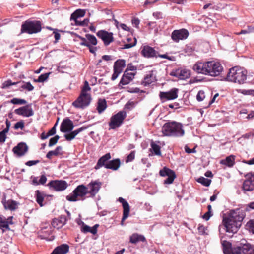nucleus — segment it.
I'll list each match as a JSON object with an SVG mask.
<instances>
[{
    "mask_svg": "<svg viewBox=\"0 0 254 254\" xmlns=\"http://www.w3.org/2000/svg\"><path fill=\"white\" fill-rule=\"evenodd\" d=\"M164 136L179 137L183 136L185 131L182 124L176 122L166 123L162 128Z\"/></svg>",
    "mask_w": 254,
    "mask_h": 254,
    "instance_id": "1",
    "label": "nucleus"
},
{
    "mask_svg": "<svg viewBox=\"0 0 254 254\" xmlns=\"http://www.w3.org/2000/svg\"><path fill=\"white\" fill-rule=\"evenodd\" d=\"M88 82L85 81L81 89L79 96L72 103V105L76 108L84 109L89 105L92 100L91 95L88 92L91 90Z\"/></svg>",
    "mask_w": 254,
    "mask_h": 254,
    "instance_id": "2",
    "label": "nucleus"
},
{
    "mask_svg": "<svg viewBox=\"0 0 254 254\" xmlns=\"http://www.w3.org/2000/svg\"><path fill=\"white\" fill-rule=\"evenodd\" d=\"M247 77V72L246 70L235 66L230 69L226 79L239 84H244L246 82Z\"/></svg>",
    "mask_w": 254,
    "mask_h": 254,
    "instance_id": "3",
    "label": "nucleus"
},
{
    "mask_svg": "<svg viewBox=\"0 0 254 254\" xmlns=\"http://www.w3.org/2000/svg\"><path fill=\"white\" fill-rule=\"evenodd\" d=\"M41 30V23L39 21L27 20L21 25V33L29 34L37 33Z\"/></svg>",
    "mask_w": 254,
    "mask_h": 254,
    "instance_id": "4",
    "label": "nucleus"
},
{
    "mask_svg": "<svg viewBox=\"0 0 254 254\" xmlns=\"http://www.w3.org/2000/svg\"><path fill=\"white\" fill-rule=\"evenodd\" d=\"M88 193V188L84 185L78 186L71 193L66 196L67 200L71 202H75L78 200V197H83Z\"/></svg>",
    "mask_w": 254,
    "mask_h": 254,
    "instance_id": "5",
    "label": "nucleus"
},
{
    "mask_svg": "<svg viewBox=\"0 0 254 254\" xmlns=\"http://www.w3.org/2000/svg\"><path fill=\"white\" fill-rule=\"evenodd\" d=\"M126 116V112L124 111H120L116 114L112 116L109 123V129H115L120 127L123 124Z\"/></svg>",
    "mask_w": 254,
    "mask_h": 254,
    "instance_id": "6",
    "label": "nucleus"
},
{
    "mask_svg": "<svg viewBox=\"0 0 254 254\" xmlns=\"http://www.w3.org/2000/svg\"><path fill=\"white\" fill-rule=\"evenodd\" d=\"M207 76H217L223 71V67L220 63L214 61H208Z\"/></svg>",
    "mask_w": 254,
    "mask_h": 254,
    "instance_id": "7",
    "label": "nucleus"
},
{
    "mask_svg": "<svg viewBox=\"0 0 254 254\" xmlns=\"http://www.w3.org/2000/svg\"><path fill=\"white\" fill-rule=\"evenodd\" d=\"M222 223L226 231L228 233H236L241 226L237 222L233 220L229 216L223 218Z\"/></svg>",
    "mask_w": 254,
    "mask_h": 254,
    "instance_id": "8",
    "label": "nucleus"
},
{
    "mask_svg": "<svg viewBox=\"0 0 254 254\" xmlns=\"http://www.w3.org/2000/svg\"><path fill=\"white\" fill-rule=\"evenodd\" d=\"M254 254V246L249 243L234 248L232 254Z\"/></svg>",
    "mask_w": 254,
    "mask_h": 254,
    "instance_id": "9",
    "label": "nucleus"
},
{
    "mask_svg": "<svg viewBox=\"0 0 254 254\" xmlns=\"http://www.w3.org/2000/svg\"><path fill=\"white\" fill-rule=\"evenodd\" d=\"M159 174L162 177H168L164 181L165 184H172L176 177L175 172L166 167H164L162 170H160Z\"/></svg>",
    "mask_w": 254,
    "mask_h": 254,
    "instance_id": "10",
    "label": "nucleus"
},
{
    "mask_svg": "<svg viewBox=\"0 0 254 254\" xmlns=\"http://www.w3.org/2000/svg\"><path fill=\"white\" fill-rule=\"evenodd\" d=\"M48 186L51 189L57 191H60L65 190L68 186V184L64 180H53L48 184Z\"/></svg>",
    "mask_w": 254,
    "mask_h": 254,
    "instance_id": "11",
    "label": "nucleus"
},
{
    "mask_svg": "<svg viewBox=\"0 0 254 254\" xmlns=\"http://www.w3.org/2000/svg\"><path fill=\"white\" fill-rule=\"evenodd\" d=\"M96 35L103 41L104 45L106 46H108L114 41L113 34L112 32L101 30L97 32Z\"/></svg>",
    "mask_w": 254,
    "mask_h": 254,
    "instance_id": "12",
    "label": "nucleus"
},
{
    "mask_svg": "<svg viewBox=\"0 0 254 254\" xmlns=\"http://www.w3.org/2000/svg\"><path fill=\"white\" fill-rule=\"evenodd\" d=\"M189 36V32L185 29L174 30L171 34V38L175 42H179L180 40H183L187 38Z\"/></svg>",
    "mask_w": 254,
    "mask_h": 254,
    "instance_id": "13",
    "label": "nucleus"
},
{
    "mask_svg": "<svg viewBox=\"0 0 254 254\" xmlns=\"http://www.w3.org/2000/svg\"><path fill=\"white\" fill-rule=\"evenodd\" d=\"M178 89L174 88L168 92H161L159 96L162 102H164L167 100L176 99L178 97Z\"/></svg>",
    "mask_w": 254,
    "mask_h": 254,
    "instance_id": "14",
    "label": "nucleus"
},
{
    "mask_svg": "<svg viewBox=\"0 0 254 254\" xmlns=\"http://www.w3.org/2000/svg\"><path fill=\"white\" fill-rule=\"evenodd\" d=\"M208 63L207 62H201L198 61L195 63L192 67V69L194 72L197 74H202L205 75H207L208 68L207 64Z\"/></svg>",
    "mask_w": 254,
    "mask_h": 254,
    "instance_id": "15",
    "label": "nucleus"
},
{
    "mask_svg": "<svg viewBox=\"0 0 254 254\" xmlns=\"http://www.w3.org/2000/svg\"><path fill=\"white\" fill-rule=\"evenodd\" d=\"M245 211L240 208H237L235 210H232L230 211L229 216L233 220L237 222L238 224L241 226V223L245 217Z\"/></svg>",
    "mask_w": 254,
    "mask_h": 254,
    "instance_id": "16",
    "label": "nucleus"
},
{
    "mask_svg": "<svg viewBox=\"0 0 254 254\" xmlns=\"http://www.w3.org/2000/svg\"><path fill=\"white\" fill-rule=\"evenodd\" d=\"M14 113L18 115L25 117H29L34 115V111L30 104H28L15 109Z\"/></svg>",
    "mask_w": 254,
    "mask_h": 254,
    "instance_id": "17",
    "label": "nucleus"
},
{
    "mask_svg": "<svg viewBox=\"0 0 254 254\" xmlns=\"http://www.w3.org/2000/svg\"><path fill=\"white\" fill-rule=\"evenodd\" d=\"M101 185L102 183L97 181L91 182L88 184L86 188H88V193L91 197H94L96 195L101 188Z\"/></svg>",
    "mask_w": 254,
    "mask_h": 254,
    "instance_id": "18",
    "label": "nucleus"
},
{
    "mask_svg": "<svg viewBox=\"0 0 254 254\" xmlns=\"http://www.w3.org/2000/svg\"><path fill=\"white\" fill-rule=\"evenodd\" d=\"M74 127L72 121L68 118H66L62 121L61 124L60 131L64 133L70 132Z\"/></svg>",
    "mask_w": 254,
    "mask_h": 254,
    "instance_id": "19",
    "label": "nucleus"
},
{
    "mask_svg": "<svg viewBox=\"0 0 254 254\" xmlns=\"http://www.w3.org/2000/svg\"><path fill=\"white\" fill-rule=\"evenodd\" d=\"M1 202L5 209L11 211L17 209L19 205V203L17 201L12 199L6 200L5 198H3Z\"/></svg>",
    "mask_w": 254,
    "mask_h": 254,
    "instance_id": "20",
    "label": "nucleus"
},
{
    "mask_svg": "<svg viewBox=\"0 0 254 254\" xmlns=\"http://www.w3.org/2000/svg\"><path fill=\"white\" fill-rule=\"evenodd\" d=\"M118 201L122 204L123 207V215L121 220V225H123L124 221L127 219L129 216L130 211V207L128 203L123 198L119 197Z\"/></svg>",
    "mask_w": 254,
    "mask_h": 254,
    "instance_id": "21",
    "label": "nucleus"
},
{
    "mask_svg": "<svg viewBox=\"0 0 254 254\" xmlns=\"http://www.w3.org/2000/svg\"><path fill=\"white\" fill-rule=\"evenodd\" d=\"M135 73L136 72H127V71H125L119 82V86L126 85L129 84L134 79Z\"/></svg>",
    "mask_w": 254,
    "mask_h": 254,
    "instance_id": "22",
    "label": "nucleus"
},
{
    "mask_svg": "<svg viewBox=\"0 0 254 254\" xmlns=\"http://www.w3.org/2000/svg\"><path fill=\"white\" fill-rule=\"evenodd\" d=\"M250 175L251 176L248 177V179L243 182V189L245 192L251 191L254 190V183H253L254 181L252 177L253 173L248 174L247 175V176H249Z\"/></svg>",
    "mask_w": 254,
    "mask_h": 254,
    "instance_id": "23",
    "label": "nucleus"
},
{
    "mask_svg": "<svg viewBox=\"0 0 254 254\" xmlns=\"http://www.w3.org/2000/svg\"><path fill=\"white\" fill-rule=\"evenodd\" d=\"M28 148V146L25 143L21 142L13 148V151L18 156L21 157L27 152Z\"/></svg>",
    "mask_w": 254,
    "mask_h": 254,
    "instance_id": "24",
    "label": "nucleus"
},
{
    "mask_svg": "<svg viewBox=\"0 0 254 254\" xmlns=\"http://www.w3.org/2000/svg\"><path fill=\"white\" fill-rule=\"evenodd\" d=\"M67 219L65 216L61 215L57 218H54L52 222L53 227L59 229L64 226L66 223Z\"/></svg>",
    "mask_w": 254,
    "mask_h": 254,
    "instance_id": "25",
    "label": "nucleus"
},
{
    "mask_svg": "<svg viewBox=\"0 0 254 254\" xmlns=\"http://www.w3.org/2000/svg\"><path fill=\"white\" fill-rule=\"evenodd\" d=\"M141 53L145 57L152 58L157 57L158 52L154 48L149 46H145L141 51Z\"/></svg>",
    "mask_w": 254,
    "mask_h": 254,
    "instance_id": "26",
    "label": "nucleus"
},
{
    "mask_svg": "<svg viewBox=\"0 0 254 254\" xmlns=\"http://www.w3.org/2000/svg\"><path fill=\"white\" fill-rule=\"evenodd\" d=\"M111 156L110 155V153H108L103 156H102L101 158H99V159L98 160V162L95 166V169L97 170L101 168L102 167L104 166L106 168V165L108 163V161L111 159Z\"/></svg>",
    "mask_w": 254,
    "mask_h": 254,
    "instance_id": "27",
    "label": "nucleus"
},
{
    "mask_svg": "<svg viewBox=\"0 0 254 254\" xmlns=\"http://www.w3.org/2000/svg\"><path fill=\"white\" fill-rule=\"evenodd\" d=\"M69 250V246L63 244L56 247L51 254H66Z\"/></svg>",
    "mask_w": 254,
    "mask_h": 254,
    "instance_id": "28",
    "label": "nucleus"
},
{
    "mask_svg": "<svg viewBox=\"0 0 254 254\" xmlns=\"http://www.w3.org/2000/svg\"><path fill=\"white\" fill-rule=\"evenodd\" d=\"M86 129H87V127L83 126L80 128H78L71 132H69V133L65 134L64 135V137L66 140L71 141L73 139L78 133L85 130Z\"/></svg>",
    "mask_w": 254,
    "mask_h": 254,
    "instance_id": "29",
    "label": "nucleus"
},
{
    "mask_svg": "<svg viewBox=\"0 0 254 254\" xmlns=\"http://www.w3.org/2000/svg\"><path fill=\"white\" fill-rule=\"evenodd\" d=\"M121 162L119 159H115L112 160H109L106 165V169L117 170L120 167Z\"/></svg>",
    "mask_w": 254,
    "mask_h": 254,
    "instance_id": "30",
    "label": "nucleus"
},
{
    "mask_svg": "<svg viewBox=\"0 0 254 254\" xmlns=\"http://www.w3.org/2000/svg\"><path fill=\"white\" fill-rule=\"evenodd\" d=\"M99 224H95L93 227H91L86 224H83L82 227L81 231L84 233L90 232L93 235H95L97 232V228Z\"/></svg>",
    "mask_w": 254,
    "mask_h": 254,
    "instance_id": "31",
    "label": "nucleus"
},
{
    "mask_svg": "<svg viewBox=\"0 0 254 254\" xmlns=\"http://www.w3.org/2000/svg\"><path fill=\"white\" fill-rule=\"evenodd\" d=\"M155 80V77L154 76L153 71H149L144 77L142 84L145 86L148 85Z\"/></svg>",
    "mask_w": 254,
    "mask_h": 254,
    "instance_id": "32",
    "label": "nucleus"
},
{
    "mask_svg": "<svg viewBox=\"0 0 254 254\" xmlns=\"http://www.w3.org/2000/svg\"><path fill=\"white\" fill-rule=\"evenodd\" d=\"M220 163L222 165H225L229 167H232L235 164V156H229L225 159L221 160Z\"/></svg>",
    "mask_w": 254,
    "mask_h": 254,
    "instance_id": "33",
    "label": "nucleus"
},
{
    "mask_svg": "<svg viewBox=\"0 0 254 254\" xmlns=\"http://www.w3.org/2000/svg\"><path fill=\"white\" fill-rule=\"evenodd\" d=\"M85 14V11L84 10L80 9H77L71 15L70 19L75 21V23H77L78 22L77 18L83 17Z\"/></svg>",
    "mask_w": 254,
    "mask_h": 254,
    "instance_id": "34",
    "label": "nucleus"
},
{
    "mask_svg": "<svg viewBox=\"0 0 254 254\" xmlns=\"http://www.w3.org/2000/svg\"><path fill=\"white\" fill-rule=\"evenodd\" d=\"M145 238L144 236L137 233L133 234L130 236V242L132 244H136L139 242H144Z\"/></svg>",
    "mask_w": 254,
    "mask_h": 254,
    "instance_id": "35",
    "label": "nucleus"
},
{
    "mask_svg": "<svg viewBox=\"0 0 254 254\" xmlns=\"http://www.w3.org/2000/svg\"><path fill=\"white\" fill-rule=\"evenodd\" d=\"M125 66L126 61L124 59H119L114 63L113 68L122 72Z\"/></svg>",
    "mask_w": 254,
    "mask_h": 254,
    "instance_id": "36",
    "label": "nucleus"
},
{
    "mask_svg": "<svg viewBox=\"0 0 254 254\" xmlns=\"http://www.w3.org/2000/svg\"><path fill=\"white\" fill-rule=\"evenodd\" d=\"M107 102L105 99H98L97 110L99 114L102 113L107 108Z\"/></svg>",
    "mask_w": 254,
    "mask_h": 254,
    "instance_id": "37",
    "label": "nucleus"
},
{
    "mask_svg": "<svg viewBox=\"0 0 254 254\" xmlns=\"http://www.w3.org/2000/svg\"><path fill=\"white\" fill-rule=\"evenodd\" d=\"M62 147L61 146H57L54 150L49 151L46 154V157L49 159L52 158L53 156H58L62 155Z\"/></svg>",
    "mask_w": 254,
    "mask_h": 254,
    "instance_id": "38",
    "label": "nucleus"
},
{
    "mask_svg": "<svg viewBox=\"0 0 254 254\" xmlns=\"http://www.w3.org/2000/svg\"><path fill=\"white\" fill-rule=\"evenodd\" d=\"M176 76L180 79H185L190 77V72L186 69L178 70L176 72Z\"/></svg>",
    "mask_w": 254,
    "mask_h": 254,
    "instance_id": "39",
    "label": "nucleus"
},
{
    "mask_svg": "<svg viewBox=\"0 0 254 254\" xmlns=\"http://www.w3.org/2000/svg\"><path fill=\"white\" fill-rule=\"evenodd\" d=\"M222 245L223 246V252L225 254H233V250L234 249L231 250V244L229 242H227V241H223L222 242Z\"/></svg>",
    "mask_w": 254,
    "mask_h": 254,
    "instance_id": "40",
    "label": "nucleus"
},
{
    "mask_svg": "<svg viewBox=\"0 0 254 254\" xmlns=\"http://www.w3.org/2000/svg\"><path fill=\"white\" fill-rule=\"evenodd\" d=\"M18 87L19 88L26 89L28 91H31L34 89L33 86L30 83V82H25L24 81H19V83H18Z\"/></svg>",
    "mask_w": 254,
    "mask_h": 254,
    "instance_id": "41",
    "label": "nucleus"
},
{
    "mask_svg": "<svg viewBox=\"0 0 254 254\" xmlns=\"http://www.w3.org/2000/svg\"><path fill=\"white\" fill-rule=\"evenodd\" d=\"M36 200L37 203L41 206H43V201L45 197V194L43 192H41L39 190L35 191Z\"/></svg>",
    "mask_w": 254,
    "mask_h": 254,
    "instance_id": "42",
    "label": "nucleus"
},
{
    "mask_svg": "<svg viewBox=\"0 0 254 254\" xmlns=\"http://www.w3.org/2000/svg\"><path fill=\"white\" fill-rule=\"evenodd\" d=\"M85 37L87 38V41L89 45L95 46L97 44V40L96 37L90 34H86Z\"/></svg>",
    "mask_w": 254,
    "mask_h": 254,
    "instance_id": "43",
    "label": "nucleus"
},
{
    "mask_svg": "<svg viewBox=\"0 0 254 254\" xmlns=\"http://www.w3.org/2000/svg\"><path fill=\"white\" fill-rule=\"evenodd\" d=\"M12 218L13 217L10 216L7 218V220L0 222V229L5 228L6 229L9 230L10 228L9 224H13V223L12 221H9V220L12 219Z\"/></svg>",
    "mask_w": 254,
    "mask_h": 254,
    "instance_id": "44",
    "label": "nucleus"
},
{
    "mask_svg": "<svg viewBox=\"0 0 254 254\" xmlns=\"http://www.w3.org/2000/svg\"><path fill=\"white\" fill-rule=\"evenodd\" d=\"M151 150L152 152L156 155H161V151L160 146L156 144L154 142L152 141L151 143Z\"/></svg>",
    "mask_w": 254,
    "mask_h": 254,
    "instance_id": "45",
    "label": "nucleus"
},
{
    "mask_svg": "<svg viewBox=\"0 0 254 254\" xmlns=\"http://www.w3.org/2000/svg\"><path fill=\"white\" fill-rule=\"evenodd\" d=\"M197 181L206 187H208L210 185L211 182V180L205 178L203 177H200L198 178Z\"/></svg>",
    "mask_w": 254,
    "mask_h": 254,
    "instance_id": "46",
    "label": "nucleus"
},
{
    "mask_svg": "<svg viewBox=\"0 0 254 254\" xmlns=\"http://www.w3.org/2000/svg\"><path fill=\"white\" fill-rule=\"evenodd\" d=\"M9 102L15 105H24L27 103V101L25 99L17 98H13Z\"/></svg>",
    "mask_w": 254,
    "mask_h": 254,
    "instance_id": "47",
    "label": "nucleus"
},
{
    "mask_svg": "<svg viewBox=\"0 0 254 254\" xmlns=\"http://www.w3.org/2000/svg\"><path fill=\"white\" fill-rule=\"evenodd\" d=\"M50 74V72L42 74L38 77L37 79L35 80V81L40 83L43 82L48 79Z\"/></svg>",
    "mask_w": 254,
    "mask_h": 254,
    "instance_id": "48",
    "label": "nucleus"
},
{
    "mask_svg": "<svg viewBox=\"0 0 254 254\" xmlns=\"http://www.w3.org/2000/svg\"><path fill=\"white\" fill-rule=\"evenodd\" d=\"M246 226L249 231L254 234V219L249 220Z\"/></svg>",
    "mask_w": 254,
    "mask_h": 254,
    "instance_id": "49",
    "label": "nucleus"
},
{
    "mask_svg": "<svg viewBox=\"0 0 254 254\" xmlns=\"http://www.w3.org/2000/svg\"><path fill=\"white\" fill-rule=\"evenodd\" d=\"M59 138L60 137L58 135H56L54 137L51 138L49 140V146L51 147L55 145L57 143Z\"/></svg>",
    "mask_w": 254,
    "mask_h": 254,
    "instance_id": "50",
    "label": "nucleus"
},
{
    "mask_svg": "<svg viewBox=\"0 0 254 254\" xmlns=\"http://www.w3.org/2000/svg\"><path fill=\"white\" fill-rule=\"evenodd\" d=\"M24 127V123L23 120H21L15 123L14 126L15 129H23Z\"/></svg>",
    "mask_w": 254,
    "mask_h": 254,
    "instance_id": "51",
    "label": "nucleus"
},
{
    "mask_svg": "<svg viewBox=\"0 0 254 254\" xmlns=\"http://www.w3.org/2000/svg\"><path fill=\"white\" fill-rule=\"evenodd\" d=\"M205 93L203 90H200L197 95L196 99L198 101H202L205 98Z\"/></svg>",
    "mask_w": 254,
    "mask_h": 254,
    "instance_id": "52",
    "label": "nucleus"
},
{
    "mask_svg": "<svg viewBox=\"0 0 254 254\" xmlns=\"http://www.w3.org/2000/svg\"><path fill=\"white\" fill-rule=\"evenodd\" d=\"M135 151H132L127 156L126 160V162L128 163L132 161L135 157Z\"/></svg>",
    "mask_w": 254,
    "mask_h": 254,
    "instance_id": "53",
    "label": "nucleus"
},
{
    "mask_svg": "<svg viewBox=\"0 0 254 254\" xmlns=\"http://www.w3.org/2000/svg\"><path fill=\"white\" fill-rule=\"evenodd\" d=\"M113 70H114V72H113V74H112L111 79H112V80L114 81L118 78V77L119 76L120 74L122 73V72L118 71L117 69H115L114 68H113Z\"/></svg>",
    "mask_w": 254,
    "mask_h": 254,
    "instance_id": "54",
    "label": "nucleus"
},
{
    "mask_svg": "<svg viewBox=\"0 0 254 254\" xmlns=\"http://www.w3.org/2000/svg\"><path fill=\"white\" fill-rule=\"evenodd\" d=\"M79 38L81 40L80 45L84 46H89V45L88 44V41H87V38L86 37H82L81 36H79Z\"/></svg>",
    "mask_w": 254,
    "mask_h": 254,
    "instance_id": "55",
    "label": "nucleus"
},
{
    "mask_svg": "<svg viewBox=\"0 0 254 254\" xmlns=\"http://www.w3.org/2000/svg\"><path fill=\"white\" fill-rule=\"evenodd\" d=\"M134 42L133 43L126 44L124 45V47L121 48L122 49H129L134 46L136 44V39L134 38Z\"/></svg>",
    "mask_w": 254,
    "mask_h": 254,
    "instance_id": "56",
    "label": "nucleus"
},
{
    "mask_svg": "<svg viewBox=\"0 0 254 254\" xmlns=\"http://www.w3.org/2000/svg\"><path fill=\"white\" fill-rule=\"evenodd\" d=\"M206 228L202 225H199L198 227V231L200 235H205L206 234L205 232Z\"/></svg>",
    "mask_w": 254,
    "mask_h": 254,
    "instance_id": "57",
    "label": "nucleus"
},
{
    "mask_svg": "<svg viewBox=\"0 0 254 254\" xmlns=\"http://www.w3.org/2000/svg\"><path fill=\"white\" fill-rule=\"evenodd\" d=\"M57 123H56L54 127L48 132L47 134L49 136L54 135L56 132V126Z\"/></svg>",
    "mask_w": 254,
    "mask_h": 254,
    "instance_id": "58",
    "label": "nucleus"
},
{
    "mask_svg": "<svg viewBox=\"0 0 254 254\" xmlns=\"http://www.w3.org/2000/svg\"><path fill=\"white\" fill-rule=\"evenodd\" d=\"M40 162L39 160H30L25 163V165L28 166H32L35 165Z\"/></svg>",
    "mask_w": 254,
    "mask_h": 254,
    "instance_id": "59",
    "label": "nucleus"
},
{
    "mask_svg": "<svg viewBox=\"0 0 254 254\" xmlns=\"http://www.w3.org/2000/svg\"><path fill=\"white\" fill-rule=\"evenodd\" d=\"M18 83H19V82H12L11 80H8L5 82L4 85L5 87H8L11 85H18Z\"/></svg>",
    "mask_w": 254,
    "mask_h": 254,
    "instance_id": "60",
    "label": "nucleus"
},
{
    "mask_svg": "<svg viewBox=\"0 0 254 254\" xmlns=\"http://www.w3.org/2000/svg\"><path fill=\"white\" fill-rule=\"evenodd\" d=\"M136 70V67L133 66L131 64H129L127 65V68L125 71H127V72H129V71H135Z\"/></svg>",
    "mask_w": 254,
    "mask_h": 254,
    "instance_id": "61",
    "label": "nucleus"
},
{
    "mask_svg": "<svg viewBox=\"0 0 254 254\" xmlns=\"http://www.w3.org/2000/svg\"><path fill=\"white\" fill-rule=\"evenodd\" d=\"M89 20L88 19H85L83 21H79L77 22V23H76L77 25L79 26H87Z\"/></svg>",
    "mask_w": 254,
    "mask_h": 254,
    "instance_id": "62",
    "label": "nucleus"
},
{
    "mask_svg": "<svg viewBox=\"0 0 254 254\" xmlns=\"http://www.w3.org/2000/svg\"><path fill=\"white\" fill-rule=\"evenodd\" d=\"M212 216V212H209L207 211L206 213H205L203 216V218L205 219V220L207 221Z\"/></svg>",
    "mask_w": 254,
    "mask_h": 254,
    "instance_id": "63",
    "label": "nucleus"
},
{
    "mask_svg": "<svg viewBox=\"0 0 254 254\" xmlns=\"http://www.w3.org/2000/svg\"><path fill=\"white\" fill-rule=\"evenodd\" d=\"M47 181V178L45 175H42L39 180V184L43 185Z\"/></svg>",
    "mask_w": 254,
    "mask_h": 254,
    "instance_id": "64",
    "label": "nucleus"
}]
</instances>
